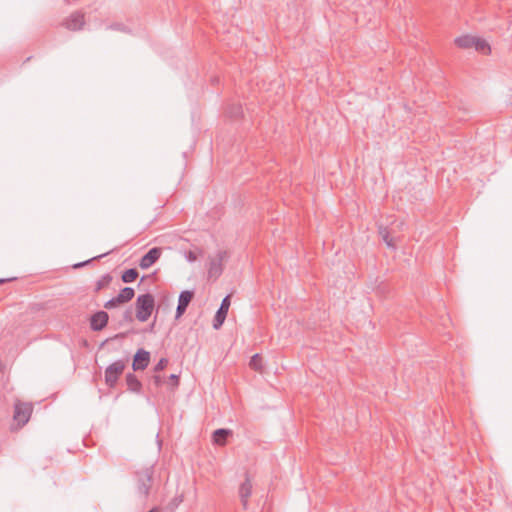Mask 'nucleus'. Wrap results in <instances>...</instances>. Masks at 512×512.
I'll use <instances>...</instances> for the list:
<instances>
[{
	"instance_id": "obj_1",
	"label": "nucleus",
	"mask_w": 512,
	"mask_h": 512,
	"mask_svg": "<svg viewBox=\"0 0 512 512\" xmlns=\"http://www.w3.org/2000/svg\"><path fill=\"white\" fill-rule=\"evenodd\" d=\"M155 306L154 296L150 293L138 295L136 299V318L145 322L151 316Z\"/></svg>"
},
{
	"instance_id": "obj_2",
	"label": "nucleus",
	"mask_w": 512,
	"mask_h": 512,
	"mask_svg": "<svg viewBox=\"0 0 512 512\" xmlns=\"http://www.w3.org/2000/svg\"><path fill=\"white\" fill-rule=\"evenodd\" d=\"M153 474V466L146 467L145 469L136 472L137 492L144 499L149 496L152 486Z\"/></svg>"
},
{
	"instance_id": "obj_3",
	"label": "nucleus",
	"mask_w": 512,
	"mask_h": 512,
	"mask_svg": "<svg viewBox=\"0 0 512 512\" xmlns=\"http://www.w3.org/2000/svg\"><path fill=\"white\" fill-rule=\"evenodd\" d=\"M126 367L125 360L119 359L110 364L105 369V383L109 388H114L118 382L120 375Z\"/></svg>"
},
{
	"instance_id": "obj_4",
	"label": "nucleus",
	"mask_w": 512,
	"mask_h": 512,
	"mask_svg": "<svg viewBox=\"0 0 512 512\" xmlns=\"http://www.w3.org/2000/svg\"><path fill=\"white\" fill-rule=\"evenodd\" d=\"M135 291L132 287H124L119 294L104 303L105 309H113L119 304L129 302L133 299Z\"/></svg>"
},
{
	"instance_id": "obj_5",
	"label": "nucleus",
	"mask_w": 512,
	"mask_h": 512,
	"mask_svg": "<svg viewBox=\"0 0 512 512\" xmlns=\"http://www.w3.org/2000/svg\"><path fill=\"white\" fill-rule=\"evenodd\" d=\"M230 303H231L230 295H227L222 299L221 304H220L218 310L216 311V314L213 319V328L215 330H218L222 327V325L227 317Z\"/></svg>"
},
{
	"instance_id": "obj_6",
	"label": "nucleus",
	"mask_w": 512,
	"mask_h": 512,
	"mask_svg": "<svg viewBox=\"0 0 512 512\" xmlns=\"http://www.w3.org/2000/svg\"><path fill=\"white\" fill-rule=\"evenodd\" d=\"M108 321L109 315L106 311H97L90 317V328L95 332L101 331L107 326Z\"/></svg>"
},
{
	"instance_id": "obj_7",
	"label": "nucleus",
	"mask_w": 512,
	"mask_h": 512,
	"mask_svg": "<svg viewBox=\"0 0 512 512\" xmlns=\"http://www.w3.org/2000/svg\"><path fill=\"white\" fill-rule=\"evenodd\" d=\"M193 297L194 292L191 290H183L180 292L178 297L175 319H179L185 313Z\"/></svg>"
},
{
	"instance_id": "obj_8",
	"label": "nucleus",
	"mask_w": 512,
	"mask_h": 512,
	"mask_svg": "<svg viewBox=\"0 0 512 512\" xmlns=\"http://www.w3.org/2000/svg\"><path fill=\"white\" fill-rule=\"evenodd\" d=\"M150 362V353L143 348H140L136 351L133 362L132 369L133 371L144 370L148 367Z\"/></svg>"
},
{
	"instance_id": "obj_9",
	"label": "nucleus",
	"mask_w": 512,
	"mask_h": 512,
	"mask_svg": "<svg viewBox=\"0 0 512 512\" xmlns=\"http://www.w3.org/2000/svg\"><path fill=\"white\" fill-rule=\"evenodd\" d=\"M162 253L161 248L153 247L146 254L142 256L139 262V266L141 269H148L153 264H155L160 258Z\"/></svg>"
},
{
	"instance_id": "obj_10",
	"label": "nucleus",
	"mask_w": 512,
	"mask_h": 512,
	"mask_svg": "<svg viewBox=\"0 0 512 512\" xmlns=\"http://www.w3.org/2000/svg\"><path fill=\"white\" fill-rule=\"evenodd\" d=\"M378 233H379V236L381 237V239L387 245L388 248H390L392 250H396L397 249V246H396L395 242H396V240L399 239V236L393 235V233H394L393 229H389L388 227H386L384 225H379L378 226Z\"/></svg>"
},
{
	"instance_id": "obj_11",
	"label": "nucleus",
	"mask_w": 512,
	"mask_h": 512,
	"mask_svg": "<svg viewBox=\"0 0 512 512\" xmlns=\"http://www.w3.org/2000/svg\"><path fill=\"white\" fill-rule=\"evenodd\" d=\"M226 255V252L220 251L217 254L216 259H212L209 263L208 277L217 279L223 272L222 261Z\"/></svg>"
},
{
	"instance_id": "obj_12",
	"label": "nucleus",
	"mask_w": 512,
	"mask_h": 512,
	"mask_svg": "<svg viewBox=\"0 0 512 512\" xmlns=\"http://www.w3.org/2000/svg\"><path fill=\"white\" fill-rule=\"evenodd\" d=\"M32 407L28 404H16L14 409V419L18 424L25 425L31 416Z\"/></svg>"
},
{
	"instance_id": "obj_13",
	"label": "nucleus",
	"mask_w": 512,
	"mask_h": 512,
	"mask_svg": "<svg viewBox=\"0 0 512 512\" xmlns=\"http://www.w3.org/2000/svg\"><path fill=\"white\" fill-rule=\"evenodd\" d=\"M84 24H85L84 14H82L80 12L72 13L64 23L65 27L71 31L81 30L83 28Z\"/></svg>"
},
{
	"instance_id": "obj_14",
	"label": "nucleus",
	"mask_w": 512,
	"mask_h": 512,
	"mask_svg": "<svg viewBox=\"0 0 512 512\" xmlns=\"http://www.w3.org/2000/svg\"><path fill=\"white\" fill-rule=\"evenodd\" d=\"M252 494V483L248 475L239 487V497L243 508L248 509V499Z\"/></svg>"
},
{
	"instance_id": "obj_15",
	"label": "nucleus",
	"mask_w": 512,
	"mask_h": 512,
	"mask_svg": "<svg viewBox=\"0 0 512 512\" xmlns=\"http://www.w3.org/2000/svg\"><path fill=\"white\" fill-rule=\"evenodd\" d=\"M127 389L133 393H141L142 383L134 373H127L126 375Z\"/></svg>"
},
{
	"instance_id": "obj_16",
	"label": "nucleus",
	"mask_w": 512,
	"mask_h": 512,
	"mask_svg": "<svg viewBox=\"0 0 512 512\" xmlns=\"http://www.w3.org/2000/svg\"><path fill=\"white\" fill-rule=\"evenodd\" d=\"M232 434L229 429L219 428L213 432V441L218 445H224L227 437Z\"/></svg>"
},
{
	"instance_id": "obj_17",
	"label": "nucleus",
	"mask_w": 512,
	"mask_h": 512,
	"mask_svg": "<svg viewBox=\"0 0 512 512\" xmlns=\"http://www.w3.org/2000/svg\"><path fill=\"white\" fill-rule=\"evenodd\" d=\"M455 44L462 49H469L475 44V37L470 35H462L455 39Z\"/></svg>"
},
{
	"instance_id": "obj_18",
	"label": "nucleus",
	"mask_w": 512,
	"mask_h": 512,
	"mask_svg": "<svg viewBox=\"0 0 512 512\" xmlns=\"http://www.w3.org/2000/svg\"><path fill=\"white\" fill-rule=\"evenodd\" d=\"M139 276V273L136 268H130L125 270L121 275V280L124 283H132L134 282Z\"/></svg>"
},
{
	"instance_id": "obj_19",
	"label": "nucleus",
	"mask_w": 512,
	"mask_h": 512,
	"mask_svg": "<svg viewBox=\"0 0 512 512\" xmlns=\"http://www.w3.org/2000/svg\"><path fill=\"white\" fill-rule=\"evenodd\" d=\"M112 281V276L109 273H106L101 276L100 279L97 280L95 285V292H99L104 287H107Z\"/></svg>"
},
{
	"instance_id": "obj_20",
	"label": "nucleus",
	"mask_w": 512,
	"mask_h": 512,
	"mask_svg": "<svg viewBox=\"0 0 512 512\" xmlns=\"http://www.w3.org/2000/svg\"><path fill=\"white\" fill-rule=\"evenodd\" d=\"M227 114L230 118L237 119L243 115V109L240 104H233L228 107Z\"/></svg>"
},
{
	"instance_id": "obj_21",
	"label": "nucleus",
	"mask_w": 512,
	"mask_h": 512,
	"mask_svg": "<svg viewBox=\"0 0 512 512\" xmlns=\"http://www.w3.org/2000/svg\"><path fill=\"white\" fill-rule=\"evenodd\" d=\"M473 47L475 48L476 51H480V52H490V46L489 44L483 40V39H480V38H477L475 37V44H473Z\"/></svg>"
},
{
	"instance_id": "obj_22",
	"label": "nucleus",
	"mask_w": 512,
	"mask_h": 512,
	"mask_svg": "<svg viewBox=\"0 0 512 512\" xmlns=\"http://www.w3.org/2000/svg\"><path fill=\"white\" fill-rule=\"evenodd\" d=\"M249 365L252 369L256 371H261L262 369V358L259 354H254L249 362Z\"/></svg>"
},
{
	"instance_id": "obj_23",
	"label": "nucleus",
	"mask_w": 512,
	"mask_h": 512,
	"mask_svg": "<svg viewBox=\"0 0 512 512\" xmlns=\"http://www.w3.org/2000/svg\"><path fill=\"white\" fill-rule=\"evenodd\" d=\"M107 254H109V252L107 253H103L101 255H98V256H95L89 260H86V261H83V262H79V263H76L73 265V268L77 269V268H81V267H84L85 265L89 264L91 261L95 260V259H99V258H102L104 256H106Z\"/></svg>"
},
{
	"instance_id": "obj_24",
	"label": "nucleus",
	"mask_w": 512,
	"mask_h": 512,
	"mask_svg": "<svg viewBox=\"0 0 512 512\" xmlns=\"http://www.w3.org/2000/svg\"><path fill=\"white\" fill-rule=\"evenodd\" d=\"M168 364V360L166 358H161L158 363L155 365L154 370L156 372L162 371Z\"/></svg>"
},
{
	"instance_id": "obj_25",
	"label": "nucleus",
	"mask_w": 512,
	"mask_h": 512,
	"mask_svg": "<svg viewBox=\"0 0 512 512\" xmlns=\"http://www.w3.org/2000/svg\"><path fill=\"white\" fill-rule=\"evenodd\" d=\"M123 320L126 321V322H132L133 321V312H132V308H128L124 313H123Z\"/></svg>"
},
{
	"instance_id": "obj_26",
	"label": "nucleus",
	"mask_w": 512,
	"mask_h": 512,
	"mask_svg": "<svg viewBox=\"0 0 512 512\" xmlns=\"http://www.w3.org/2000/svg\"><path fill=\"white\" fill-rule=\"evenodd\" d=\"M109 29H112V30H117V31H122V32H128V30L126 29V27L121 24V23H115V24H112L108 27Z\"/></svg>"
},
{
	"instance_id": "obj_27",
	"label": "nucleus",
	"mask_w": 512,
	"mask_h": 512,
	"mask_svg": "<svg viewBox=\"0 0 512 512\" xmlns=\"http://www.w3.org/2000/svg\"><path fill=\"white\" fill-rule=\"evenodd\" d=\"M169 382L173 387H177L179 385V376L177 374H171L169 376Z\"/></svg>"
},
{
	"instance_id": "obj_28",
	"label": "nucleus",
	"mask_w": 512,
	"mask_h": 512,
	"mask_svg": "<svg viewBox=\"0 0 512 512\" xmlns=\"http://www.w3.org/2000/svg\"><path fill=\"white\" fill-rule=\"evenodd\" d=\"M125 336H126V334H125V333H123V332H122V333H118V334L114 335L112 338H109V339H106L105 341H103V342L101 343V347H102V346H104V345H105L109 340L119 339V338H121V339H122V338H124Z\"/></svg>"
},
{
	"instance_id": "obj_29",
	"label": "nucleus",
	"mask_w": 512,
	"mask_h": 512,
	"mask_svg": "<svg viewBox=\"0 0 512 512\" xmlns=\"http://www.w3.org/2000/svg\"><path fill=\"white\" fill-rule=\"evenodd\" d=\"M185 257L189 262H194L197 259L196 254L193 251L187 252Z\"/></svg>"
},
{
	"instance_id": "obj_30",
	"label": "nucleus",
	"mask_w": 512,
	"mask_h": 512,
	"mask_svg": "<svg viewBox=\"0 0 512 512\" xmlns=\"http://www.w3.org/2000/svg\"><path fill=\"white\" fill-rule=\"evenodd\" d=\"M153 380L157 386H159L162 382L161 377L158 375L153 376Z\"/></svg>"
},
{
	"instance_id": "obj_31",
	"label": "nucleus",
	"mask_w": 512,
	"mask_h": 512,
	"mask_svg": "<svg viewBox=\"0 0 512 512\" xmlns=\"http://www.w3.org/2000/svg\"><path fill=\"white\" fill-rule=\"evenodd\" d=\"M148 512H160V509L157 507H154L151 510H149Z\"/></svg>"
},
{
	"instance_id": "obj_32",
	"label": "nucleus",
	"mask_w": 512,
	"mask_h": 512,
	"mask_svg": "<svg viewBox=\"0 0 512 512\" xmlns=\"http://www.w3.org/2000/svg\"><path fill=\"white\" fill-rule=\"evenodd\" d=\"M7 281H9V279H3V278H1V279H0V284H3V283H5V282H7Z\"/></svg>"
}]
</instances>
